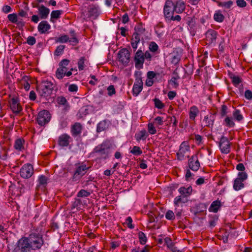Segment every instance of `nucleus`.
<instances>
[{"label": "nucleus", "instance_id": "1", "mask_svg": "<svg viewBox=\"0 0 252 252\" xmlns=\"http://www.w3.org/2000/svg\"><path fill=\"white\" fill-rule=\"evenodd\" d=\"M55 87L56 85L51 81L44 80L37 86L36 90L40 96L47 98L53 94Z\"/></svg>", "mask_w": 252, "mask_h": 252}, {"label": "nucleus", "instance_id": "2", "mask_svg": "<svg viewBox=\"0 0 252 252\" xmlns=\"http://www.w3.org/2000/svg\"><path fill=\"white\" fill-rule=\"evenodd\" d=\"M11 250L12 252H33L26 237L20 239Z\"/></svg>", "mask_w": 252, "mask_h": 252}, {"label": "nucleus", "instance_id": "3", "mask_svg": "<svg viewBox=\"0 0 252 252\" xmlns=\"http://www.w3.org/2000/svg\"><path fill=\"white\" fill-rule=\"evenodd\" d=\"M93 152L100 159H103L108 158L111 153L109 146L105 143H102L95 147Z\"/></svg>", "mask_w": 252, "mask_h": 252}, {"label": "nucleus", "instance_id": "4", "mask_svg": "<svg viewBox=\"0 0 252 252\" xmlns=\"http://www.w3.org/2000/svg\"><path fill=\"white\" fill-rule=\"evenodd\" d=\"M28 240L32 251L40 249L44 244L42 236L36 233L30 235Z\"/></svg>", "mask_w": 252, "mask_h": 252}, {"label": "nucleus", "instance_id": "5", "mask_svg": "<svg viewBox=\"0 0 252 252\" xmlns=\"http://www.w3.org/2000/svg\"><path fill=\"white\" fill-rule=\"evenodd\" d=\"M70 61L67 59H63L59 63V67L57 69L56 72V77L59 79H62L65 76V73L68 70L67 66L68 65Z\"/></svg>", "mask_w": 252, "mask_h": 252}, {"label": "nucleus", "instance_id": "6", "mask_svg": "<svg viewBox=\"0 0 252 252\" xmlns=\"http://www.w3.org/2000/svg\"><path fill=\"white\" fill-rule=\"evenodd\" d=\"M51 119V115L49 111L46 110L39 112L36 120L39 125L43 126L49 123Z\"/></svg>", "mask_w": 252, "mask_h": 252}, {"label": "nucleus", "instance_id": "7", "mask_svg": "<svg viewBox=\"0 0 252 252\" xmlns=\"http://www.w3.org/2000/svg\"><path fill=\"white\" fill-rule=\"evenodd\" d=\"M190 152V147L188 142H183L179 148V150L177 153L178 159L182 160L184 158L187 156L186 155Z\"/></svg>", "mask_w": 252, "mask_h": 252}, {"label": "nucleus", "instance_id": "8", "mask_svg": "<svg viewBox=\"0 0 252 252\" xmlns=\"http://www.w3.org/2000/svg\"><path fill=\"white\" fill-rule=\"evenodd\" d=\"M20 176L24 179L30 178L33 174V168L30 163L24 164L20 169Z\"/></svg>", "mask_w": 252, "mask_h": 252}, {"label": "nucleus", "instance_id": "9", "mask_svg": "<svg viewBox=\"0 0 252 252\" xmlns=\"http://www.w3.org/2000/svg\"><path fill=\"white\" fill-rule=\"evenodd\" d=\"M219 147L223 154H228L230 151V143L228 139L224 136H221L219 143Z\"/></svg>", "mask_w": 252, "mask_h": 252}, {"label": "nucleus", "instance_id": "10", "mask_svg": "<svg viewBox=\"0 0 252 252\" xmlns=\"http://www.w3.org/2000/svg\"><path fill=\"white\" fill-rule=\"evenodd\" d=\"M182 55V51L181 49H178L174 50L173 52L169 55V59L172 64H177L181 60Z\"/></svg>", "mask_w": 252, "mask_h": 252}, {"label": "nucleus", "instance_id": "11", "mask_svg": "<svg viewBox=\"0 0 252 252\" xmlns=\"http://www.w3.org/2000/svg\"><path fill=\"white\" fill-rule=\"evenodd\" d=\"M119 61L124 64H127L130 59V53L127 49L124 48L121 49L118 54Z\"/></svg>", "mask_w": 252, "mask_h": 252}, {"label": "nucleus", "instance_id": "12", "mask_svg": "<svg viewBox=\"0 0 252 252\" xmlns=\"http://www.w3.org/2000/svg\"><path fill=\"white\" fill-rule=\"evenodd\" d=\"M89 167H87L85 164L82 163L79 165L76 169L75 172L73 175V179H79L81 177L85 175L88 170Z\"/></svg>", "mask_w": 252, "mask_h": 252}, {"label": "nucleus", "instance_id": "13", "mask_svg": "<svg viewBox=\"0 0 252 252\" xmlns=\"http://www.w3.org/2000/svg\"><path fill=\"white\" fill-rule=\"evenodd\" d=\"M188 164L191 170L194 171H197L199 169L200 163L196 155H194L191 156V158L189 160Z\"/></svg>", "mask_w": 252, "mask_h": 252}, {"label": "nucleus", "instance_id": "14", "mask_svg": "<svg viewBox=\"0 0 252 252\" xmlns=\"http://www.w3.org/2000/svg\"><path fill=\"white\" fill-rule=\"evenodd\" d=\"M135 65L136 67H141L144 61V54L139 50L137 51L134 57Z\"/></svg>", "mask_w": 252, "mask_h": 252}, {"label": "nucleus", "instance_id": "15", "mask_svg": "<svg viewBox=\"0 0 252 252\" xmlns=\"http://www.w3.org/2000/svg\"><path fill=\"white\" fill-rule=\"evenodd\" d=\"M99 10L97 6L90 5L88 10V17L92 19H95L99 15Z\"/></svg>", "mask_w": 252, "mask_h": 252}, {"label": "nucleus", "instance_id": "16", "mask_svg": "<svg viewBox=\"0 0 252 252\" xmlns=\"http://www.w3.org/2000/svg\"><path fill=\"white\" fill-rule=\"evenodd\" d=\"M71 140V137L66 134L64 133L60 135L58 139V144L62 147H67Z\"/></svg>", "mask_w": 252, "mask_h": 252}, {"label": "nucleus", "instance_id": "17", "mask_svg": "<svg viewBox=\"0 0 252 252\" xmlns=\"http://www.w3.org/2000/svg\"><path fill=\"white\" fill-rule=\"evenodd\" d=\"M172 5L174 7V11L177 13L183 12L186 7L185 2L181 0L172 2Z\"/></svg>", "mask_w": 252, "mask_h": 252}, {"label": "nucleus", "instance_id": "18", "mask_svg": "<svg viewBox=\"0 0 252 252\" xmlns=\"http://www.w3.org/2000/svg\"><path fill=\"white\" fill-rule=\"evenodd\" d=\"M143 87V82L141 78L136 79L135 82L133 86V93L135 96H137L142 91Z\"/></svg>", "mask_w": 252, "mask_h": 252}, {"label": "nucleus", "instance_id": "19", "mask_svg": "<svg viewBox=\"0 0 252 252\" xmlns=\"http://www.w3.org/2000/svg\"><path fill=\"white\" fill-rule=\"evenodd\" d=\"M171 1H166L164 6L163 12L166 18H168L173 14L174 7H172Z\"/></svg>", "mask_w": 252, "mask_h": 252}, {"label": "nucleus", "instance_id": "20", "mask_svg": "<svg viewBox=\"0 0 252 252\" xmlns=\"http://www.w3.org/2000/svg\"><path fill=\"white\" fill-rule=\"evenodd\" d=\"M217 36V32L214 30H209L206 32V40L209 44H211L216 41Z\"/></svg>", "mask_w": 252, "mask_h": 252}, {"label": "nucleus", "instance_id": "21", "mask_svg": "<svg viewBox=\"0 0 252 252\" xmlns=\"http://www.w3.org/2000/svg\"><path fill=\"white\" fill-rule=\"evenodd\" d=\"M10 106L11 109L14 113L18 114L22 110V107L16 98H12Z\"/></svg>", "mask_w": 252, "mask_h": 252}, {"label": "nucleus", "instance_id": "22", "mask_svg": "<svg viewBox=\"0 0 252 252\" xmlns=\"http://www.w3.org/2000/svg\"><path fill=\"white\" fill-rule=\"evenodd\" d=\"M51 28V26L46 21H41L38 26V30L40 33H45Z\"/></svg>", "mask_w": 252, "mask_h": 252}, {"label": "nucleus", "instance_id": "23", "mask_svg": "<svg viewBox=\"0 0 252 252\" xmlns=\"http://www.w3.org/2000/svg\"><path fill=\"white\" fill-rule=\"evenodd\" d=\"M36 7H38V12L40 15V18L43 19H46L50 12V10L49 8H47L43 5H41L40 6H36Z\"/></svg>", "mask_w": 252, "mask_h": 252}, {"label": "nucleus", "instance_id": "24", "mask_svg": "<svg viewBox=\"0 0 252 252\" xmlns=\"http://www.w3.org/2000/svg\"><path fill=\"white\" fill-rule=\"evenodd\" d=\"M82 129V126L80 123H75L71 128V133L72 135L74 137L79 135L81 133Z\"/></svg>", "mask_w": 252, "mask_h": 252}, {"label": "nucleus", "instance_id": "25", "mask_svg": "<svg viewBox=\"0 0 252 252\" xmlns=\"http://www.w3.org/2000/svg\"><path fill=\"white\" fill-rule=\"evenodd\" d=\"M47 178L44 175H40L38 177V185H37V188H41L42 190H43L47 184Z\"/></svg>", "mask_w": 252, "mask_h": 252}, {"label": "nucleus", "instance_id": "26", "mask_svg": "<svg viewBox=\"0 0 252 252\" xmlns=\"http://www.w3.org/2000/svg\"><path fill=\"white\" fill-rule=\"evenodd\" d=\"M221 207V202L220 200H216L213 201L209 208V211L210 212H214V213H217L219 209Z\"/></svg>", "mask_w": 252, "mask_h": 252}, {"label": "nucleus", "instance_id": "27", "mask_svg": "<svg viewBox=\"0 0 252 252\" xmlns=\"http://www.w3.org/2000/svg\"><path fill=\"white\" fill-rule=\"evenodd\" d=\"M186 70L184 68L177 67L174 71L173 72L172 76L171 78H176V80H179L181 78V74L182 73H185Z\"/></svg>", "mask_w": 252, "mask_h": 252}, {"label": "nucleus", "instance_id": "28", "mask_svg": "<svg viewBox=\"0 0 252 252\" xmlns=\"http://www.w3.org/2000/svg\"><path fill=\"white\" fill-rule=\"evenodd\" d=\"M199 113V110L196 106H192L190 108L189 112V119L194 120Z\"/></svg>", "mask_w": 252, "mask_h": 252}, {"label": "nucleus", "instance_id": "29", "mask_svg": "<svg viewBox=\"0 0 252 252\" xmlns=\"http://www.w3.org/2000/svg\"><path fill=\"white\" fill-rule=\"evenodd\" d=\"M108 127V124L106 120L100 122L97 126V132H100L106 129Z\"/></svg>", "mask_w": 252, "mask_h": 252}, {"label": "nucleus", "instance_id": "30", "mask_svg": "<svg viewBox=\"0 0 252 252\" xmlns=\"http://www.w3.org/2000/svg\"><path fill=\"white\" fill-rule=\"evenodd\" d=\"M178 190L181 195L188 197L190 194L192 189L191 187L186 188L183 187H181Z\"/></svg>", "mask_w": 252, "mask_h": 252}, {"label": "nucleus", "instance_id": "31", "mask_svg": "<svg viewBox=\"0 0 252 252\" xmlns=\"http://www.w3.org/2000/svg\"><path fill=\"white\" fill-rule=\"evenodd\" d=\"M187 197L180 195L174 198V203L175 205H178L180 203H185L188 202Z\"/></svg>", "mask_w": 252, "mask_h": 252}, {"label": "nucleus", "instance_id": "32", "mask_svg": "<svg viewBox=\"0 0 252 252\" xmlns=\"http://www.w3.org/2000/svg\"><path fill=\"white\" fill-rule=\"evenodd\" d=\"M243 181L236 179L233 184V189L236 191H238L244 188Z\"/></svg>", "mask_w": 252, "mask_h": 252}, {"label": "nucleus", "instance_id": "33", "mask_svg": "<svg viewBox=\"0 0 252 252\" xmlns=\"http://www.w3.org/2000/svg\"><path fill=\"white\" fill-rule=\"evenodd\" d=\"M24 142V140L21 138H19L16 140L14 143L15 149L19 151H21L24 149L23 145Z\"/></svg>", "mask_w": 252, "mask_h": 252}, {"label": "nucleus", "instance_id": "34", "mask_svg": "<svg viewBox=\"0 0 252 252\" xmlns=\"http://www.w3.org/2000/svg\"><path fill=\"white\" fill-rule=\"evenodd\" d=\"M7 18L9 21L12 22V23H14L17 25H20V24H22L21 21H18L17 16L15 13L9 14L7 16Z\"/></svg>", "mask_w": 252, "mask_h": 252}, {"label": "nucleus", "instance_id": "35", "mask_svg": "<svg viewBox=\"0 0 252 252\" xmlns=\"http://www.w3.org/2000/svg\"><path fill=\"white\" fill-rule=\"evenodd\" d=\"M168 84L171 89H177L179 86V83L178 80H176V78H171V79L168 81Z\"/></svg>", "mask_w": 252, "mask_h": 252}, {"label": "nucleus", "instance_id": "36", "mask_svg": "<svg viewBox=\"0 0 252 252\" xmlns=\"http://www.w3.org/2000/svg\"><path fill=\"white\" fill-rule=\"evenodd\" d=\"M214 19L216 22L220 23L223 21L224 16L221 14L220 11H218L214 14Z\"/></svg>", "mask_w": 252, "mask_h": 252}, {"label": "nucleus", "instance_id": "37", "mask_svg": "<svg viewBox=\"0 0 252 252\" xmlns=\"http://www.w3.org/2000/svg\"><path fill=\"white\" fill-rule=\"evenodd\" d=\"M147 132L146 130H141L139 133L135 134V137L137 141H139L140 140H144L147 137Z\"/></svg>", "mask_w": 252, "mask_h": 252}, {"label": "nucleus", "instance_id": "38", "mask_svg": "<svg viewBox=\"0 0 252 252\" xmlns=\"http://www.w3.org/2000/svg\"><path fill=\"white\" fill-rule=\"evenodd\" d=\"M138 238L139 239L140 243L142 245H144L147 242V238L145 234L141 231L138 232Z\"/></svg>", "mask_w": 252, "mask_h": 252}, {"label": "nucleus", "instance_id": "39", "mask_svg": "<svg viewBox=\"0 0 252 252\" xmlns=\"http://www.w3.org/2000/svg\"><path fill=\"white\" fill-rule=\"evenodd\" d=\"M203 122L205 123V126L209 127H212L214 124V120L209 119L208 115L204 117Z\"/></svg>", "mask_w": 252, "mask_h": 252}, {"label": "nucleus", "instance_id": "40", "mask_svg": "<svg viewBox=\"0 0 252 252\" xmlns=\"http://www.w3.org/2000/svg\"><path fill=\"white\" fill-rule=\"evenodd\" d=\"M63 13L62 10H54L51 13V21L52 19H58L60 17V15Z\"/></svg>", "mask_w": 252, "mask_h": 252}, {"label": "nucleus", "instance_id": "41", "mask_svg": "<svg viewBox=\"0 0 252 252\" xmlns=\"http://www.w3.org/2000/svg\"><path fill=\"white\" fill-rule=\"evenodd\" d=\"M155 125H157V123L156 122H154V123H149L148 125V132L150 133V134H155L156 133V127L155 126Z\"/></svg>", "mask_w": 252, "mask_h": 252}, {"label": "nucleus", "instance_id": "42", "mask_svg": "<svg viewBox=\"0 0 252 252\" xmlns=\"http://www.w3.org/2000/svg\"><path fill=\"white\" fill-rule=\"evenodd\" d=\"M145 28L143 27V26L140 24H138L135 27V32L136 33L142 35L143 34H144L145 32Z\"/></svg>", "mask_w": 252, "mask_h": 252}, {"label": "nucleus", "instance_id": "43", "mask_svg": "<svg viewBox=\"0 0 252 252\" xmlns=\"http://www.w3.org/2000/svg\"><path fill=\"white\" fill-rule=\"evenodd\" d=\"M233 116L234 119L238 121H240L243 119V117L239 110H235L233 113Z\"/></svg>", "mask_w": 252, "mask_h": 252}, {"label": "nucleus", "instance_id": "44", "mask_svg": "<svg viewBox=\"0 0 252 252\" xmlns=\"http://www.w3.org/2000/svg\"><path fill=\"white\" fill-rule=\"evenodd\" d=\"M232 4H233V1L232 0L218 2L219 6L224 7L226 8H229L232 5Z\"/></svg>", "mask_w": 252, "mask_h": 252}, {"label": "nucleus", "instance_id": "45", "mask_svg": "<svg viewBox=\"0 0 252 252\" xmlns=\"http://www.w3.org/2000/svg\"><path fill=\"white\" fill-rule=\"evenodd\" d=\"M231 79H232V83L235 86L238 85L242 82L241 79L238 76L232 75Z\"/></svg>", "mask_w": 252, "mask_h": 252}, {"label": "nucleus", "instance_id": "46", "mask_svg": "<svg viewBox=\"0 0 252 252\" xmlns=\"http://www.w3.org/2000/svg\"><path fill=\"white\" fill-rule=\"evenodd\" d=\"M90 192L85 189H81L77 193V197H88L90 195Z\"/></svg>", "mask_w": 252, "mask_h": 252}, {"label": "nucleus", "instance_id": "47", "mask_svg": "<svg viewBox=\"0 0 252 252\" xmlns=\"http://www.w3.org/2000/svg\"><path fill=\"white\" fill-rule=\"evenodd\" d=\"M69 40V37L66 35H62L56 39V42L66 43Z\"/></svg>", "mask_w": 252, "mask_h": 252}, {"label": "nucleus", "instance_id": "48", "mask_svg": "<svg viewBox=\"0 0 252 252\" xmlns=\"http://www.w3.org/2000/svg\"><path fill=\"white\" fill-rule=\"evenodd\" d=\"M130 153L135 156L140 155L142 152L140 148L138 146H134L132 149L130 151Z\"/></svg>", "mask_w": 252, "mask_h": 252}, {"label": "nucleus", "instance_id": "49", "mask_svg": "<svg viewBox=\"0 0 252 252\" xmlns=\"http://www.w3.org/2000/svg\"><path fill=\"white\" fill-rule=\"evenodd\" d=\"M248 178V175L245 172H240L238 174V177L236 178L237 179H239V180H241L242 181H244L246 180Z\"/></svg>", "mask_w": 252, "mask_h": 252}, {"label": "nucleus", "instance_id": "50", "mask_svg": "<svg viewBox=\"0 0 252 252\" xmlns=\"http://www.w3.org/2000/svg\"><path fill=\"white\" fill-rule=\"evenodd\" d=\"M85 58L84 57H81L78 62V66L79 70H82L84 68V63Z\"/></svg>", "mask_w": 252, "mask_h": 252}, {"label": "nucleus", "instance_id": "51", "mask_svg": "<svg viewBox=\"0 0 252 252\" xmlns=\"http://www.w3.org/2000/svg\"><path fill=\"white\" fill-rule=\"evenodd\" d=\"M64 48L65 46L63 45L58 46L55 51V55L56 56H59L61 55L63 53Z\"/></svg>", "mask_w": 252, "mask_h": 252}, {"label": "nucleus", "instance_id": "52", "mask_svg": "<svg viewBox=\"0 0 252 252\" xmlns=\"http://www.w3.org/2000/svg\"><path fill=\"white\" fill-rule=\"evenodd\" d=\"M225 124L227 126L229 127H233L235 125V123L232 120V119L230 117H227L224 120Z\"/></svg>", "mask_w": 252, "mask_h": 252}, {"label": "nucleus", "instance_id": "53", "mask_svg": "<svg viewBox=\"0 0 252 252\" xmlns=\"http://www.w3.org/2000/svg\"><path fill=\"white\" fill-rule=\"evenodd\" d=\"M164 245H166L168 248L172 247L174 245L171 238L168 237H165L164 238Z\"/></svg>", "mask_w": 252, "mask_h": 252}, {"label": "nucleus", "instance_id": "54", "mask_svg": "<svg viewBox=\"0 0 252 252\" xmlns=\"http://www.w3.org/2000/svg\"><path fill=\"white\" fill-rule=\"evenodd\" d=\"M149 49L150 51L155 52L158 50V45L155 42H152L149 45Z\"/></svg>", "mask_w": 252, "mask_h": 252}, {"label": "nucleus", "instance_id": "55", "mask_svg": "<svg viewBox=\"0 0 252 252\" xmlns=\"http://www.w3.org/2000/svg\"><path fill=\"white\" fill-rule=\"evenodd\" d=\"M141 38H143L142 35L135 32L132 35L131 40L132 41H135V42H139Z\"/></svg>", "mask_w": 252, "mask_h": 252}, {"label": "nucleus", "instance_id": "56", "mask_svg": "<svg viewBox=\"0 0 252 252\" xmlns=\"http://www.w3.org/2000/svg\"><path fill=\"white\" fill-rule=\"evenodd\" d=\"M108 94L109 96H112V95L115 94L116 91L113 85H110L107 88Z\"/></svg>", "mask_w": 252, "mask_h": 252}, {"label": "nucleus", "instance_id": "57", "mask_svg": "<svg viewBox=\"0 0 252 252\" xmlns=\"http://www.w3.org/2000/svg\"><path fill=\"white\" fill-rule=\"evenodd\" d=\"M165 218L169 220H171L174 219V214L172 211H168L165 214Z\"/></svg>", "mask_w": 252, "mask_h": 252}, {"label": "nucleus", "instance_id": "58", "mask_svg": "<svg viewBox=\"0 0 252 252\" xmlns=\"http://www.w3.org/2000/svg\"><path fill=\"white\" fill-rule=\"evenodd\" d=\"M132 220L130 217H128L126 218V224L127 225V227L130 229L133 228L134 226L132 224Z\"/></svg>", "mask_w": 252, "mask_h": 252}, {"label": "nucleus", "instance_id": "59", "mask_svg": "<svg viewBox=\"0 0 252 252\" xmlns=\"http://www.w3.org/2000/svg\"><path fill=\"white\" fill-rule=\"evenodd\" d=\"M36 42V39L33 36H30L28 37L27 43L30 45H33Z\"/></svg>", "mask_w": 252, "mask_h": 252}, {"label": "nucleus", "instance_id": "60", "mask_svg": "<svg viewBox=\"0 0 252 252\" xmlns=\"http://www.w3.org/2000/svg\"><path fill=\"white\" fill-rule=\"evenodd\" d=\"M58 103L60 105H65L67 103V100L64 97L60 96L57 98Z\"/></svg>", "mask_w": 252, "mask_h": 252}, {"label": "nucleus", "instance_id": "61", "mask_svg": "<svg viewBox=\"0 0 252 252\" xmlns=\"http://www.w3.org/2000/svg\"><path fill=\"white\" fill-rule=\"evenodd\" d=\"M68 41L73 46L76 45L78 43V40L75 36H73L70 38H69V40Z\"/></svg>", "mask_w": 252, "mask_h": 252}, {"label": "nucleus", "instance_id": "62", "mask_svg": "<svg viewBox=\"0 0 252 252\" xmlns=\"http://www.w3.org/2000/svg\"><path fill=\"white\" fill-rule=\"evenodd\" d=\"M227 107L226 105H222L221 108V110H220V114H221V117H224V116H225L226 115V114L227 113Z\"/></svg>", "mask_w": 252, "mask_h": 252}, {"label": "nucleus", "instance_id": "63", "mask_svg": "<svg viewBox=\"0 0 252 252\" xmlns=\"http://www.w3.org/2000/svg\"><path fill=\"white\" fill-rule=\"evenodd\" d=\"M236 3L240 7H245L247 5V3L244 0H237Z\"/></svg>", "mask_w": 252, "mask_h": 252}, {"label": "nucleus", "instance_id": "64", "mask_svg": "<svg viewBox=\"0 0 252 252\" xmlns=\"http://www.w3.org/2000/svg\"><path fill=\"white\" fill-rule=\"evenodd\" d=\"M245 97L248 100L252 99V92L250 90H247L245 92Z\"/></svg>", "mask_w": 252, "mask_h": 252}]
</instances>
